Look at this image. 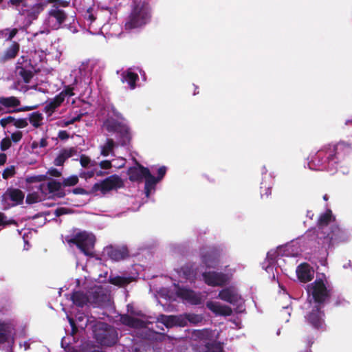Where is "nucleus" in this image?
<instances>
[{"label": "nucleus", "mask_w": 352, "mask_h": 352, "mask_svg": "<svg viewBox=\"0 0 352 352\" xmlns=\"http://www.w3.org/2000/svg\"><path fill=\"white\" fill-rule=\"evenodd\" d=\"M104 68L103 64L96 59H89L83 61L78 69L72 70L63 82L64 88L51 102L52 107L46 105L43 110H54V109L66 100L67 104L71 103L74 109L87 110L91 103L80 98H72L76 94L89 96L92 89L91 84L93 80L98 82L101 80Z\"/></svg>", "instance_id": "1"}, {"label": "nucleus", "mask_w": 352, "mask_h": 352, "mask_svg": "<svg viewBox=\"0 0 352 352\" xmlns=\"http://www.w3.org/2000/svg\"><path fill=\"white\" fill-rule=\"evenodd\" d=\"M173 352H195L194 347L192 345L189 346H180L175 349Z\"/></svg>", "instance_id": "46"}, {"label": "nucleus", "mask_w": 352, "mask_h": 352, "mask_svg": "<svg viewBox=\"0 0 352 352\" xmlns=\"http://www.w3.org/2000/svg\"><path fill=\"white\" fill-rule=\"evenodd\" d=\"M201 261L207 268H217L219 267V256L213 251L201 252Z\"/></svg>", "instance_id": "27"}, {"label": "nucleus", "mask_w": 352, "mask_h": 352, "mask_svg": "<svg viewBox=\"0 0 352 352\" xmlns=\"http://www.w3.org/2000/svg\"><path fill=\"white\" fill-rule=\"evenodd\" d=\"M7 157L4 153L0 154V165H3L6 162Z\"/></svg>", "instance_id": "58"}, {"label": "nucleus", "mask_w": 352, "mask_h": 352, "mask_svg": "<svg viewBox=\"0 0 352 352\" xmlns=\"http://www.w3.org/2000/svg\"><path fill=\"white\" fill-rule=\"evenodd\" d=\"M99 166L101 169H109L111 168L112 164L109 160H103L99 163Z\"/></svg>", "instance_id": "51"}, {"label": "nucleus", "mask_w": 352, "mask_h": 352, "mask_svg": "<svg viewBox=\"0 0 352 352\" xmlns=\"http://www.w3.org/2000/svg\"><path fill=\"white\" fill-rule=\"evenodd\" d=\"M11 146V140L9 138H3L1 141V149L3 151L8 150Z\"/></svg>", "instance_id": "47"}, {"label": "nucleus", "mask_w": 352, "mask_h": 352, "mask_svg": "<svg viewBox=\"0 0 352 352\" xmlns=\"http://www.w3.org/2000/svg\"><path fill=\"white\" fill-rule=\"evenodd\" d=\"M47 145V142L46 139H45V138L41 139L38 142L34 141L32 143V147L34 148H38V147L44 148Z\"/></svg>", "instance_id": "48"}, {"label": "nucleus", "mask_w": 352, "mask_h": 352, "mask_svg": "<svg viewBox=\"0 0 352 352\" xmlns=\"http://www.w3.org/2000/svg\"><path fill=\"white\" fill-rule=\"evenodd\" d=\"M150 173L148 168L141 165L130 168L129 170V179L132 182H138L145 179Z\"/></svg>", "instance_id": "28"}, {"label": "nucleus", "mask_w": 352, "mask_h": 352, "mask_svg": "<svg viewBox=\"0 0 352 352\" xmlns=\"http://www.w3.org/2000/svg\"><path fill=\"white\" fill-rule=\"evenodd\" d=\"M17 30L16 29L14 28L12 30L9 29L8 32H6V35L5 36V39L6 41H10L12 39L16 34Z\"/></svg>", "instance_id": "49"}, {"label": "nucleus", "mask_w": 352, "mask_h": 352, "mask_svg": "<svg viewBox=\"0 0 352 352\" xmlns=\"http://www.w3.org/2000/svg\"><path fill=\"white\" fill-rule=\"evenodd\" d=\"M67 318L71 326L72 333H74L77 331L78 328L85 329L87 327L89 322L90 324L92 323V321L82 313L78 314L76 316L75 320L68 315L67 316Z\"/></svg>", "instance_id": "23"}, {"label": "nucleus", "mask_w": 352, "mask_h": 352, "mask_svg": "<svg viewBox=\"0 0 352 352\" xmlns=\"http://www.w3.org/2000/svg\"><path fill=\"white\" fill-rule=\"evenodd\" d=\"M62 186L61 182L52 179L47 182L40 184L38 188L43 195L50 197L52 195L58 194Z\"/></svg>", "instance_id": "21"}, {"label": "nucleus", "mask_w": 352, "mask_h": 352, "mask_svg": "<svg viewBox=\"0 0 352 352\" xmlns=\"http://www.w3.org/2000/svg\"><path fill=\"white\" fill-rule=\"evenodd\" d=\"M8 4L15 7L16 10L23 12L28 7L27 0H10Z\"/></svg>", "instance_id": "40"}, {"label": "nucleus", "mask_w": 352, "mask_h": 352, "mask_svg": "<svg viewBox=\"0 0 352 352\" xmlns=\"http://www.w3.org/2000/svg\"><path fill=\"white\" fill-rule=\"evenodd\" d=\"M206 305L208 309L217 316H228L232 313V310L229 306L223 305L219 302L209 300Z\"/></svg>", "instance_id": "25"}, {"label": "nucleus", "mask_w": 352, "mask_h": 352, "mask_svg": "<svg viewBox=\"0 0 352 352\" xmlns=\"http://www.w3.org/2000/svg\"><path fill=\"white\" fill-rule=\"evenodd\" d=\"M147 338L141 340L139 342L133 344L131 347V352H155V350L148 343Z\"/></svg>", "instance_id": "33"}, {"label": "nucleus", "mask_w": 352, "mask_h": 352, "mask_svg": "<svg viewBox=\"0 0 352 352\" xmlns=\"http://www.w3.org/2000/svg\"><path fill=\"white\" fill-rule=\"evenodd\" d=\"M23 192L16 188H8L2 195V202L6 207H13L23 203Z\"/></svg>", "instance_id": "19"}, {"label": "nucleus", "mask_w": 352, "mask_h": 352, "mask_svg": "<svg viewBox=\"0 0 352 352\" xmlns=\"http://www.w3.org/2000/svg\"><path fill=\"white\" fill-rule=\"evenodd\" d=\"M261 172H262V175H265V177L264 178H263V180H262V182L261 183V189L262 190H265V195L267 197H268L271 194V187H272V186H271V184L267 185L266 184H265V179L267 177L266 173L267 172V168H266L265 166H263ZM263 191H261V196H263Z\"/></svg>", "instance_id": "38"}, {"label": "nucleus", "mask_w": 352, "mask_h": 352, "mask_svg": "<svg viewBox=\"0 0 352 352\" xmlns=\"http://www.w3.org/2000/svg\"><path fill=\"white\" fill-rule=\"evenodd\" d=\"M350 234L344 229L336 226L331 211L322 214L318 219L317 230H309L303 236L306 245L310 248H316V243L325 248L336 243L348 241Z\"/></svg>", "instance_id": "4"}, {"label": "nucleus", "mask_w": 352, "mask_h": 352, "mask_svg": "<svg viewBox=\"0 0 352 352\" xmlns=\"http://www.w3.org/2000/svg\"><path fill=\"white\" fill-rule=\"evenodd\" d=\"M78 182L77 175H71L67 178H63L62 183L63 186H73Z\"/></svg>", "instance_id": "42"}, {"label": "nucleus", "mask_w": 352, "mask_h": 352, "mask_svg": "<svg viewBox=\"0 0 352 352\" xmlns=\"http://www.w3.org/2000/svg\"><path fill=\"white\" fill-rule=\"evenodd\" d=\"M85 170H80V177L85 179H90L96 175V173H94V168L92 167L91 168H85Z\"/></svg>", "instance_id": "43"}, {"label": "nucleus", "mask_w": 352, "mask_h": 352, "mask_svg": "<svg viewBox=\"0 0 352 352\" xmlns=\"http://www.w3.org/2000/svg\"><path fill=\"white\" fill-rule=\"evenodd\" d=\"M36 188L37 189V191L29 193L27 195L26 202L29 204H35V203L41 201L45 197H47L46 195H43L41 194V190L38 188L39 185L37 186Z\"/></svg>", "instance_id": "36"}, {"label": "nucleus", "mask_w": 352, "mask_h": 352, "mask_svg": "<svg viewBox=\"0 0 352 352\" xmlns=\"http://www.w3.org/2000/svg\"><path fill=\"white\" fill-rule=\"evenodd\" d=\"M0 104L6 108H13L12 110H33L36 106L19 107L20 101L14 96L0 97ZM0 110H2L0 107Z\"/></svg>", "instance_id": "24"}, {"label": "nucleus", "mask_w": 352, "mask_h": 352, "mask_svg": "<svg viewBox=\"0 0 352 352\" xmlns=\"http://www.w3.org/2000/svg\"><path fill=\"white\" fill-rule=\"evenodd\" d=\"M124 164H125V160H124V159L121 158V159L120 160V164L118 165V167H122V166H123L124 165Z\"/></svg>", "instance_id": "63"}, {"label": "nucleus", "mask_w": 352, "mask_h": 352, "mask_svg": "<svg viewBox=\"0 0 352 352\" xmlns=\"http://www.w3.org/2000/svg\"><path fill=\"white\" fill-rule=\"evenodd\" d=\"M175 316V318H165V319L171 324H177L179 327H185L188 322L197 324L204 320L202 315L195 314H185Z\"/></svg>", "instance_id": "18"}, {"label": "nucleus", "mask_w": 352, "mask_h": 352, "mask_svg": "<svg viewBox=\"0 0 352 352\" xmlns=\"http://www.w3.org/2000/svg\"><path fill=\"white\" fill-rule=\"evenodd\" d=\"M104 253L113 261H120L129 256V251L126 247L113 248L107 247Z\"/></svg>", "instance_id": "22"}, {"label": "nucleus", "mask_w": 352, "mask_h": 352, "mask_svg": "<svg viewBox=\"0 0 352 352\" xmlns=\"http://www.w3.org/2000/svg\"><path fill=\"white\" fill-rule=\"evenodd\" d=\"M82 114L73 117L72 119L65 121V125H69L79 120Z\"/></svg>", "instance_id": "56"}, {"label": "nucleus", "mask_w": 352, "mask_h": 352, "mask_svg": "<svg viewBox=\"0 0 352 352\" xmlns=\"http://www.w3.org/2000/svg\"><path fill=\"white\" fill-rule=\"evenodd\" d=\"M82 352H103L99 346L90 342L85 343L82 347Z\"/></svg>", "instance_id": "41"}, {"label": "nucleus", "mask_w": 352, "mask_h": 352, "mask_svg": "<svg viewBox=\"0 0 352 352\" xmlns=\"http://www.w3.org/2000/svg\"><path fill=\"white\" fill-rule=\"evenodd\" d=\"M218 297L221 300L236 306L237 312L241 313L245 310L244 300L239 294L237 289L234 286L228 287L221 290Z\"/></svg>", "instance_id": "15"}, {"label": "nucleus", "mask_w": 352, "mask_h": 352, "mask_svg": "<svg viewBox=\"0 0 352 352\" xmlns=\"http://www.w3.org/2000/svg\"><path fill=\"white\" fill-rule=\"evenodd\" d=\"M166 173V166H161L157 170V177L156 179H157V182H160L165 175Z\"/></svg>", "instance_id": "50"}, {"label": "nucleus", "mask_w": 352, "mask_h": 352, "mask_svg": "<svg viewBox=\"0 0 352 352\" xmlns=\"http://www.w3.org/2000/svg\"><path fill=\"white\" fill-rule=\"evenodd\" d=\"M95 241L94 235L86 231H80L65 238V242L69 246L76 245L85 255L89 256H93Z\"/></svg>", "instance_id": "12"}, {"label": "nucleus", "mask_w": 352, "mask_h": 352, "mask_svg": "<svg viewBox=\"0 0 352 352\" xmlns=\"http://www.w3.org/2000/svg\"><path fill=\"white\" fill-rule=\"evenodd\" d=\"M45 6V2L36 3L29 8H25L23 10V12L19 10V14H24L25 12H27L28 17L34 20L38 17V14L43 10Z\"/></svg>", "instance_id": "30"}, {"label": "nucleus", "mask_w": 352, "mask_h": 352, "mask_svg": "<svg viewBox=\"0 0 352 352\" xmlns=\"http://www.w3.org/2000/svg\"><path fill=\"white\" fill-rule=\"evenodd\" d=\"M60 140H65L69 138V135L66 131H60L58 135Z\"/></svg>", "instance_id": "55"}, {"label": "nucleus", "mask_w": 352, "mask_h": 352, "mask_svg": "<svg viewBox=\"0 0 352 352\" xmlns=\"http://www.w3.org/2000/svg\"><path fill=\"white\" fill-rule=\"evenodd\" d=\"M22 138V133L20 131L14 132L11 135V141L18 142Z\"/></svg>", "instance_id": "52"}, {"label": "nucleus", "mask_w": 352, "mask_h": 352, "mask_svg": "<svg viewBox=\"0 0 352 352\" xmlns=\"http://www.w3.org/2000/svg\"><path fill=\"white\" fill-rule=\"evenodd\" d=\"M87 20H89L91 23H92L94 20H95V17L94 16V15L91 13H89L88 16H87Z\"/></svg>", "instance_id": "62"}, {"label": "nucleus", "mask_w": 352, "mask_h": 352, "mask_svg": "<svg viewBox=\"0 0 352 352\" xmlns=\"http://www.w3.org/2000/svg\"><path fill=\"white\" fill-rule=\"evenodd\" d=\"M78 149L76 147L65 148L60 151L58 155L55 158L54 164L56 166H63L64 162L69 157L77 155Z\"/></svg>", "instance_id": "29"}, {"label": "nucleus", "mask_w": 352, "mask_h": 352, "mask_svg": "<svg viewBox=\"0 0 352 352\" xmlns=\"http://www.w3.org/2000/svg\"><path fill=\"white\" fill-rule=\"evenodd\" d=\"M80 164L83 168H94V173H96V177H101L104 174V172L98 167V164L95 160H91V158L85 155H82L80 158Z\"/></svg>", "instance_id": "31"}, {"label": "nucleus", "mask_w": 352, "mask_h": 352, "mask_svg": "<svg viewBox=\"0 0 352 352\" xmlns=\"http://www.w3.org/2000/svg\"><path fill=\"white\" fill-rule=\"evenodd\" d=\"M73 192L74 194L78 195V194H83L85 190L82 188H76L74 189Z\"/></svg>", "instance_id": "59"}, {"label": "nucleus", "mask_w": 352, "mask_h": 352, "mask_svg": "<svg viewBox=\"0 0 352 352\" xmlns=\"http://www.w3.org/2000/svg\"><path fill=\"white\" fill-rule=\"evenodd\" d=\"M27 124H28V123H27L26 120H21L19 122V124L17 126L19 127L23 128V127H25Z\"/></svg>", "instance_id": "60"}, {"label": "nucleus", "mask_w": 352, "mask_h": 352, "mask_svg": "<svg viewBox=\"0 0 352 352\" xmlns=\"http://www.w3.org/2000/svg\"><path fill=\"white\" fill-rule=\"evenodd\" d=\"M71 300L78 307L91 305L94 307H105L111 306V301L108 290L101 285H94L87 292V294L81 292H74Z\"/></svg>", "instance_id": "9"}, {"label": "nucleus", "mask_w": 352, "mask_h": 352, "mask_svg": "<svg viewBox=\"0 0 352 352\" xmlns=\"http://www.w3.org/2000/svg\"><path fill=\"white\" fill-rule=\"evenodd\" d=\"M68 212V210L65 208H58L54 210V214L56 217H60Z\"/></svg>", "instance_id": "53"}, {"label": "nucleus", "mask_w": 352, "mask_h": 352, "mask_svg": "<svg viewBox=\"0 0 352 352\" xmlns=\"http://www.w3.org/2000/svg\"><path fill=\"white\" fill-rule=\"evenodd\" d=\"M94 336L96 341L103 346H112L118 340L116 329L107 324L98 321L91 326Z\"/></svg>", "instance_id": "13"}, {"label": "nucleus", "mask_w": 352, "mask_h": 352, "mask_svg": "<svg viewBox=\"0 0 352 352\" xmlns=\"http://www.w3.org/2000/svg\"><path fill=\"white\" fill-rule=\"evenodd\" d=\"M298 278L301 282H308L311 280L314 275V270L307 263H303L300 264L296 270Z\"/></svg>", "instance_id": "26"}, {"label": "nucleus", "mask_w": 352, "mask_h": 352, "mask_svg": "<svg viewBox=\"0 0 352 352\" xmlns=\"http://www.w3.org/2000/svg\"><path fill=\"white\" fill-rule=\"evenodd\" d=\"M109 283L119 287H124L131 282L132 278L126 276L111 274L109 278Z\"/></svg>", "instance_id": "34"}, {"label": "nucleus", "mask_w": 352, "mask_h": 352, "mask_svg": "<svg viewBox=\"0 0 352 352\" xmlns=\"http://www.w3.org/2000/svg\"><path fill=\"white\" fill-rule=\"evenodd\" d=\"M66 18V12L58 6H53L48 12V22L54 29L58 28L65 22Z\"/></svg>", "instance_id": "20"}, {"label": "nucleus", "mask_w": 352, "mask_h": 352, "mask_svg": "<svg viewBox=\"0 0 352 352\" xmlns=\"http://www.w3.org/2000/svg\"><path fill=\"white\" fill-rule=\"evenodd\" d=\"M346 125L352 127V118L351 120H346Z\"/></svg>", "instance_id": "64"}, {"label": "nucleus", "mask_w": 352, "mask_h": 352, "mask_svg": "<svg viewBox=\"0 0 352 352\" xmlns=\"http://www.w3.org/2000/svg\"><path fill=\"white\" fill-rule=\"evenodd\" d=\"M102 130L107 137L104 144L100 146V154L104 157L114 155V148L127 145L132 137L128 122L118 111H109L103 121Z\"/></svg>", "instance_id": "5"}, {"label": "nucleus", "mask_w": 352, "mask_h": 352, "mask_svg": "<svg viewBox=\"0 0 352 352\" xmlns=\"http://www.w3.org/2000/svg\"><path fill=\"white\" fill-rule=\"evenodd\" d=\"M122 186V181L116 175H111L106 179L94 184L92 192L97 195H105L111 190H116Z\"/></svg>", "instance_id": "16"}, {"label": "nucleus", "mask_w": 352, "mask_h": 352, "mask_svg": "<svg viewBox=\"0 0 352 352\" xmlns=\"http://www.w3.org/2000/svg\"><path fill=\"white\" fill-rule=\"evenodd\" d=\"M175 316L160 315L155 322V327L153 323L148 322L145 318H138L128 315H124L121 317L122 323L130 327L141 331V336L144 338H151L153 333L164 334L166 329L170 327L178 326L177 324H171L166 321L165 318H175Z\"/></svg>", "instance_id": "7"}, {"label": "nucleus", "mask_w": 352, "mask_h": 352, "mask_svg": "<svg viewBox=\"0 0 352 352\" xmlns=\"http://www.w3.org/2000/svg\"><path fill=\"white\" fill-rule=\"evenodd\" d=\"M15 173V168L14 166H10L8 168H6L4 171L3 172V179H8L10 177H12Z\"/></svg>", "instance_id": "45"}, {"label": "nucleus", "mask_w": 352, "mask_h": 352, "mask_svg": "<svg viewBox=\"0 0 352 352\" xmlns=\"http://www.w3.org/2000/svg\"><path fill=\"white\" fill-rule=\"evenodd\" d=\"M48 173L54 177H59L61 175V173L60 170H58L56 168H52L48 170Z\"/></svg>", "instance_id": "54"}, {"label": "nucleus", "mask_w": 352, "mask_h": 352, "mask_svg": "<svg viewBox=\"0 0 352 352\" xmlns=\"http://www.w3.org/2000/svg\"><path fill=\"white\" fill-rule=\"evenodd\" d=\"M13 326L10 323L0 322V343L9 339L12 334Z\"/></svg>", "instance_id": "32"}, {"label": "nucleus", "mask_w": 352, "mask_h": 352, "mask_svg": "<svg viewBox=\"0 0 352 352\" xmlns=\"http://www.w3.org/2000/svg\"><path fill=\"white\" fill-rule=\"evenodd\" d=\"M9 29H6L4 30L0 31V38H5V36L6 35V32H8Z\"/></svg>", "instance_id": "61"}, {"label": "nucleus", "mask_w": 352, "mask_h": 352, "mask_svg": "<svg viewBox=\"0 0 352 352\" xmlns=\"http://www.w3.org/2000/svg\"><path fill=\"white\" fill-rule=\"evenodd\" d=\"M282 314H286L288 316L291 314L292 308L287 305L283 307Z\"/></svg>", "instance_id": "57"}, {"label": "nucleus", "mask_w": 352, "mask_h": 352, "mask_svg": "<svg viewBox=\"0 0 352 352\" xmlns=\"http://www.w3.org/2000/svg\"><path fill=\"white\" fill-rule=\"evenodd\" d=\"M307 300L305 305L307 313L306 322L314 329H325L324 314L321 311V305L330 296L331 287L324 274L316 277L314 282L307 286Z\"/></svg>", "instance_id": "3"}, {"label": "nucleus", "mask_w": 352, "mask_h": 352, "mask_svg": "<svg viewBox=\"0 0 352 352\" xmlns=\"http://www.w3.org/2000/svg\"><path fill=\"white\" fill-rule=\"evenodd\" d=\"M19 51V43L14 42L4 52L3 56V60H9L14 58Z\"/></svg>", "instance_id": "37"}, {"label": "nucleus", "mask_w": 352, "mask_h": 352, "mask_svg": "<svg viewBox=\"0 0 352 352\" xmlns=\"http://www.w3.org/2000/svg\"><path fill=\"white\" fill-rule=\"evenodd\" d=\"M16 221L13 219H8L6 215L0 212V226H6L7 225L16 224Z\"/></svg>", "instance_id": "44"}, {"label": "nucleus", "mask_w": 352, "mask_h": 352, "mask_svg": "<svg viewBox=\"0 0 352 352\" xmlns=\"http://www.w3.org/2000/svg\"><path fill=\"white\" fill-rule=\"evenodd\" d=\"M34 67L22 56L16 65V72L20 76L25 83H29L33 77Z\"/></svg>", "instance_id": "17"}, {"label": "nucleus", "mask_w": 352, "mask_h": 352, "mask_svg": "<svg viewBox=\"0 0 352 352\" xmlns=\"http://www.w3.org/2000/svg\"><path fill=\"white\" fill-rule=\"evenodd\" d=\"M42 120L43 118L39 111H33L30 116V122L35 127H38L41 124Z\"/></svg>", "instance_id": "39"}, {"label": "nucleus", "mask_w": 352, "mask_h": 352, "mask_svg": "<svg viewBox=\"0 0 352 352\" xmlns=\"http://www.w3.org/2000/svg\"><path fill=\"white\" fill-rule=\"evenodd\" d=\"M157 179L150 173L146 178H145V194L146 197H148L149 195L155 191V186L157 183Z\"/></svg>", "instance_id": "35"}, {"label": "nucleus", "mask_w": 352, "mask_h": 352, "mask_svg": "<svg viewBox=\"0 0 352 352\" xmlns=\"http://www.w3.org/2000/svg\"><path fill=\"white\" fill-rule=\"evenodd\" d=\"M349 144L340 142L337 144H329L308 157V166L311 170H327L335 173L339 164L350 153Z\"/></svg>", "instance_id": "6"}, {"label": "nucleus", "mask_w": 352, "mask_h": 352, "mask_svg": "<svg viewBox=\"0 0 352 352\" xmlns=\"http://www.w3.org/2000/svg\"><path fill=\"white\" fill-rule=\"evenodd\" d=\"M235 269L226 266L223 271H204L203 267L196 263H188L179 270H175L179 278L177 284L174 283V291L177 297L192 305H199L202 301V295L196 293L179 283H189L191 287H199L204 282L210 286H222L228 283L232 278Z\"/></svg>", "instance_id": "2"}, {"label": "nucleus", "mask_w": 352, "mask_h": 352, "mask_svg": "<svg viewBox=\"0 0 352 352\" xmlns=\"http://www.w3.org/2000/svg\"><path fill=\"white\" fill-rule=\"evenodd\" d=\"M140 76L142 82H146L147 79L144 69L140 67H132L122 72L120 80L123 83L126 82L131 90H134L138 86H141V85L137 84Z\"/></svg>", "instance_id": "14"}, {"label": "nucleus", "mask_w": 352, "mask_h": 352, "mask_svg": "<svg viewBox=\"0 0 352 352\" xmlns=\"http://www.w3.org/2000/svg\"><path fill=\"white\" fill-rule=\"evenodd\" d=\"M301 251L297 243L280 246L276 250H270L267 252L262 267L269 274H272L271 278L274 280L276 278L274 272V267L276 266L281 267L283 262L292 263L293 258L300 255Z\"/></svg>", "instance_id": "8"}, {"label": "nucleus", "mask_w": 352, "mask_h": 352, "mask_svg": "<svg viewBox=\"0 0 352 352\" xmlns=\"http://www.w3.org/2000/svg\"><path fill=\"white\" fill-rule=\"evenodd\" d=\"M151 18L152 10L149 3L140 0H133L124 24L125 29L131 30L142 28L150 23Z\"/></svg>", "instance_id": "10"}, {"label": "nucleus", "mask_w": 352, "mask_h": 352, "mask_svg": "<svg viewBox=\"0 0 352 352\" xmlns=\"http://www.w3.org/2000/svg\"><path fill=\"white\" fill-rule=\"evenodd\" d=\"M219 336V332L217 329H195L192 333V339L204 344L207 352H224L218 341Z\"/></svg>", "instance_id": "11"}]
</instances>
